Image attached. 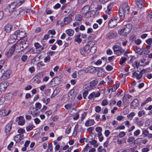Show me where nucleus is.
Instances as JSON below:
<instances>
[{
	"mask_svg": "<svg viewBox=\"0 0 152 152\" xmlns=\"http://www.w3.org/2000/svg\"><path fill=\"white\" fill-rule=\"evenodd\" d=\"M48 33L49 34H51L53 35L56 34V31L52 29L49 30Z\"/></svg>",
	"mask_w": 152,
	"mask_h": 152,
	"instance_id": "774afa93",
	"label": "nucleus"
},
{
	"mask_svg": "<svg viewBox=\"0 0 152 152\" xmlns=\"http://www.w3.org/2000/svg\"><path fill=\"white\" fill-rule=\"evenodd\" d=\"M42 76V74L41 73H38L33 78L34 80H37L39 79V78Z\"/></svg>",
	"mask_w": 152,
	"mask_h": 152,
	"instance_id": "37998d69",
	"label": "nucleus"
},
{
	"mask_svg": "<svg viewBox=\"0 0 152 152\" xmlns=\"http://www.w3.org/2000/svg\"><path fill=\"white\" fill-rule=\"evenodd\" d=\"M144 122L142 120H138L137 124L139 126H142Z\"/></svg>",
	"mask_w": 152,
	"mask_h": 152,
	"instance_id": "338daca9",
	"label": "nucleus"
},
{
	"mask_svg": "<svg viewBox=\"0 0 152 152\" xmlns=\"http://www.w3.org/2000/svg\"><path fill=\"white\" fill-rule=\"evenodd\" d=\"M52 83L54 84V85H58L60 83L59 79L58 77L54 78L52 80Z\"/></svg>",
	"mask_w": 152,
	"mask_h": 152,
	"instance_id": "2f4dec72",
	"label": "nucleus"
},
{
	"mask_svg": "<svg viewBox=\"0 0 152 152\" xmlns=\"http://www.w3.org/2000/svg\"><path fill=\"white\" fill-rule=\"evenodd\" d=\"M16 34H17L18 37L19 39V40L25 37L26 36V32L22 30H17L16 31Z\"/></svg>",
	"mask_w": 152,
	"mask_h": 152,
	"instance_id": "1a4fd4ad",
	"label": "nucleus"
},
{
	"mask_svg": "<svg viewBox=\"0 0 152 152\" xmlns=\"http://www.w3.org/2000/svg\"><path fill=\"white\" fill-rule=\"evenodd\" d=\"M8 84L6 82H3L0 84V92L3 91L8 86Z\"/></svg>",
	"mask_w": 152,
	"mask_h": 152,
	"instance_id": "aec40b11",
	"label": "nucleus"
},
{
	"mask_svg": "<svg viewBox=\"0 0 152 152\" xmlns=\"http://www.w3.org/2000/svg\"><path fill=\"white\" fill-rule=\"evenodd\" d=\"M34 46L39 53L42 50L44 49L43 47L38 42L34 43Z\"/></svg>",
	"mask_w": 152,
	"mask_h": 152,
	"instance_id": "6ab92c4d",
	"label": "nucleus"
},
{
	"mask_svg": "<svg viewBox=\"0 0 152 152\" xmlns=\"http://www.w3.org/2000/svg\"><path fill=\"white\" fill-rule=\"evenodd\" d=\"M53 147L52 143H50L48 145V148L47 149L46 152H53Z\"/></svg>",
	"mask_w": 152,
	"mask_h": 152,
	"instance_id": "ea45409f",
	"label": "nucleus"
},
{
	"mask_svg": "<svg viewBox=\"0 0 152 152\" xmlns=\"http://www.w3.org/2000/svg\"><path fill=\"white\" fill-rule=\"evenodd\" d=\"M28 52L30 53H31L32 54H34L35 53H39L37 51V50H36V48H32L30 49L29 50Z\"/></svg>",
	"mask_w": 152,
	"mask_h": 152,
	"instance_id": "c03bdc74",
	"label": "nucleus"
},
{
	"mask_svg": "<svg viewBox=\"0 0 152 152\" xmlns=\"http://www.w3.org/2000/svg\"><path fill=\"white\" fill-rule=\"evenodd\" d=\"M151 98L150 97H148L145 100V101L143 102L141 106H142L146 104V103H148V102L151 101Z\"/></svg>",
	"mask_w": 152,
	"mask_h": 152,
	"instance_id": "4d7b16f0",
	"label": "nucleus"
},
{
	"mask_svg": "<svg viewBox=\"0 0 152 152\" xmlns=\"http://www.w3.org/2000/svg\"><path fill=\"white\" fill-rule=\"evenodd\" d=\"M25 12L26 13H28L29 14H30L31 13L33 14L35 12L34 11L31 10L30 9H27L26 10Z\"/></svg>",
	"mask_w": 152,
	"mask_h": 152,
	"instance_id": "bf43d9fd",
	"label": "nucleus"
},
{
	"mask_svg": "<svg viewBox=\"0 0 152 152\" xmlns=\"http://www.w3.org/2000/svg\"><path fill=\"white\" fill-rule=\"evenodd\" d=\"M35 127V126L33 125L30 124H29L26 127V130L27 131H29L32 130Z\"/></svg>",
	"mask_w": 152,
	"mask_h": 152,
	"instance_id": "e433bc0d",
	"label": "nucleus"
},
{
	"mask_svg": "<svg viewBox=\"0 0 152 152\" xmlns=\"http://www.w3.org/2000/svg\"><path fill=\"white\" fill-rule=\"evenodd\" d=\"M16 45H17L18 46H19L20 47V50L22 51L28 46V44L27 41H18Z\"/></svg>",
	"mask_w": 152,
	"mask_h": 152,
	"instance_id": "20e7f679",
	"label": "nucleus"
},
{
	"mask_svg": "<svg viewBox=\"0 0 152 152\" xmlns=\"http://www.w3.org/2000/svg\"><path fill=\"white\" fill-rule=\"evenodd\" d=\"M65 32L69 36H72L74 34V31L72 29H67Z\"/></svg>",
	"mask_w": 152,
	"mask_h": 152,
	"instance_id": "7c9ffc66",
	"label": "nucleus"
},
{
	"mask_svg": "<svg viewBox=\"0 0 152 152\" xmlns=\"http://www.w3.org/2000/svg\"><path fill=\"white\" fill-rule=\"evenodd\" d=\"M132 96L129 94H126L124 95L123 97V100L124 102H125L127 99L131 98Z\"/></svg>",
	"mask_w": 152,
	"mask_h": 152,
	"instance_id": "79ce46f5",
	"label": "nucleus"
},
{
	"mask_svg": "<svg viewBox=\"0 0 152 152\" xmlns=\"http://www.w3.org/2000/svg\"><path fill=\"white\" fill-rule=\"evenodd\" d=\"M18 132L19 134H23L25 132V131L23 129L20 128L18 130Z\"/></svg>",
	"mask_w": 152,
	"mask_h": 152,
	"instance_id": "5fc2aeb1",
	"label": "nucleus"
},
{
	"mask_svg": "<svg viewBox=\"0 0 152 152\" xmlns=\"http://www.w3.org/2000/svg\"><path fill=\"white\" fill-rule=\"evenodd\" d=\"M6 110H2L0 111V117L6 116Z\"/></svg>",
	"mask_w": 152,
	"mask_h": 152,
	"instance_id": "603ef678",
	"label": "nucleus"
},
{
	"mask_svg": "<svg viewBox=\"0 0 152 152\" xmlns=\"http://www.w3.org/2000/svg\"><path fill=\"white\" fill-rule=\"evenodd\" d=\"M101 94L100 92L99 91L93 92L90 94L88 97L89 99H91L94 98L99 97Z\"/></svg>",
	"mask_w": 152,
	"mask_h": 152,
	"instance_id": "9d476101",
	"label": "nucleus"
},
{
	"mask_svg": "<svg viewBox=\"0 0 152 152\" xmlns=\"http://www.w3.org/2000/svg\"><path fill=\"white\" fill-rule=\"evenodd\" d=\"M113 7V4L111 3L110 4L107 5L106 12L108 14H110L111 13Z\"/></svg>",
	"mask_w": 152,
	"mask_h": 152,
	"instance_id": "c756f323",
	"label": "nucleus"
},
{
	"mask_svg": "<svg viewBox=\"0 0 152 152\" xmlns=\"http://www.w3.org/2000/svg\"><path fill=\"white\" fill-rule=\"evenodd\" d=\"M122 10L125 13L126 15L127 14L129 10V7L128 4L127 3L125 2L124 3L121 8Z\"/></svg>",
	"mask_w": 152,
	"mask_h": 152,
	"instance_id": "ddd939ff",
	"label": "nucleus"
},
{
	"mask_svg": "<svg viewBox=\"0 0 152 152\" xmlns=\"http://www.w3.org/2000/svg\"><path fill=\"white\" fill-rule=\"evenodd\" d=\"M89 7L88 6H85L82 9L81 12L83 15L86 17H88L90 16L89 12Z\"/></svg>",
	"mask_w": 152,
	"mask_h": 152,
	"instance_id": "0eeeda50",
	"label": "nucleus"
},
{
	"mask_svg": "<svg viewBox=\"0 0 152 152\" xmlns=\"http://www.w3.org/2000/svg\"><path fill=\"white\" fill-rule=\"evenodd\" d=\"M81 35L80 34H78L75 36L74 41L76 42H77L78 44H80L82 41V39L80 38Z\"/></svg>",
	"mask_w": 152,
	"mask_h": 152,
	"instance_id": "b1692460",
	"label": "nucleus"
},
{
	"mask_svg": "<svg viewBox=\"0 0 152 152\" xmlns=\"http://www.w3.org/2000/svg\"><path fill=\"white\" fill-rule=\"evenodd\" d=\"M135 115V114L134 112H131L129 114L127 115V117L130 120H132L133 117Z\"/></svg>",
	"mask_w": 152,
	"mask_h": 152,
	"instance_id": "de8ad7c7",
	"label": "nucleus"
},
{
	"mask_svg": "<svg viewBox=\"0 0 152 152\" xmlns=\"http://www.w3.org/2000/svg\"><path fill=\"white\" fill-rule=\"evenodd\" d=\"M21 10H16L14 11L12 13V17H16L20 13Z\"/></svg>",
	"mask_w": 152,
	"mask_h": 152,
	"instance_id": "72a5a7b5",
	"label": "nucleus"
},
{
	"mask_svg": "<svg viewBox=\"0 0 152 152\" xmlns=\"http://www.w3.org/2000/svg\"><path fill=\"white\" fill-rule=\"evenodd\" d=\"M116 103V101L114 99H112L110 101L109 104L110 106H111L115 104Z\"/></svg>",
	"mask_w": 152,
	"mask_h": 152,
	"instance_id": "09e8293b",
	"label": "nucleus"
},
{
	"mask_svg": "<svg viewBox=\"0 0 152 152\" xmlns=\"http://www.w3.org/2000/svg\"><path fill=\"white\" fill-rule=\"evenodd\" d=\"M114 53L118 56H121L125 51V49L121 46L115 45L113 47Z\"/></svg>",
	"mask_w": 152,
	"mask_h": 152,
	"instance_id": "f257e3e1",
	"label": "nucleus"
},
{
	"mask_svg": "<svg viewBox=\"0 0 152 152\" xmlns=\"http://www.w3.org/2000/svg\"><path fill=\"white\" fill-rule=\"evenodd\" d=\"M145 112L143 110L140 111L138 113V116L140 117H141L145 114Z\"/></svg>",
	"mask_w": 152,
	"mask_h": 152,
	"instance_id": "0e129e2a",
	"label": "nucleus"
},
{
	"mask_svg": "<svg viewBox=\"0 0 152 152\" xmlns=\"http://www.w3.org/2000/svg\"><path fill=\"white\" fill-rule=\"evenodd\" d=\"M72 14H70L67 16L64 17L63 19L64 22L61 23L60 25L61 26H63L70 23L72 20Z\"/></svg>",
	"mask_w": 152,
	"mask_h": 152,
	"instance_id": "39448f33",
	"label": "nucleus"
},
{
	"mask_svg": "<svg viewBox=\"0 0 152 152\" xmlns=\"http://www.w3.org/2000/svg\"><path fill=\"white\" fill-rule=\"evenodd\" d=\"M75 18L76 20L80 21L82 20L83 17L80 14H77L75 16Z\"/></svg>",
	"mask_w": 152,
	"mask_h": 152,
	"instance_id": "a18cd8bd",
	"label": "nucleus"
},
{
	"mask_svg": "<svg viewBox=\"0 0 152 152\" xmlns=\"http://www.w3.org/2000/svg\"><path fill=\"white\" fill-rule=\"evenodd\" d=\"M35 108L38 110L41 108L42 107V105L41 103L39 102L35 104Z\"/></svg>",
	"mask_w": 152,
	"mask_h": 152,
	"instance_id": "3c124183",
	"label": "nucleus"
},
{
	"mask_svg": "<svg viewBox=\"0 0 152 152\" xmlns=\"http://www.w3.org/2000/svg\"><path fill=\"white\" fill-rule=\"evenodd\" d=\"M12 26L9 24H7L4 27L5 31L7 33H9L10 32L12 29Z\"/></svg>",
	"mask_w": 152,
	"mask_h": 152,
	"instance_id": "c85d7f7f",
	"label": "nucleus"
},
{
	"mask_svg": "<svg viewBox=\"0 0 152 152\" xmlns=\"http://www.w3.org/2000/svg\"><path fill=\"white\" fill-rule=\"evenodd\" d=\"M97 151L98 152H106L105 149L103 148V147L102 146L99 147L98 148Z\"/></svg>",
	"mask_w": 152,
	"mask_h": 152,
	"instance_id": "864d4df0",
	"label": "nucleus"
},
{
	"mask_svg": "<svg viewBox=\"0 0 152 152\" xmlns=\"http://www.w3.org/2000/svg\"><path fill=\"white\" fill-rule=\"evenodd\" d=\"M96 69L93 66H88L86 69H84L85 72L93 73L96 72Z\"/></svg>",
	"mask_w": 152,
	"mask_h": 152,
	"instance_id": "dca6fc26",
	"label": "nucleus"
},
{
	"mask_svg": "<svg viewBox=\"0 0 152 152\" xmlns=\"http://www.w3.org/2000/svg\"><path fill=\"white\" fill-rule=\"evenodd\" d=\"M134 51L136 53L138 54H141L142 53V51L141 49L138 47H136V48L134 49Z\"/></svg>",
	"mask_w": 152,
	"mask_h": 152,
	"instance_id": "49530a36",
	"label": "nucleus"
},
{
	"mask_svg": "<svg viewBox=\"0 0 152 152\" xmlns=\"http://www.w3.org/2000/svg\"><path fill=\"white\" fill-rule=\"evenodd\" d=\"M41 100L46 104H47L50 101V99L49 98H46L45 97L42 98Z\"/></svg>",
	"mask_w": 152,
	"mask_h": 152,
	"instance_id": "c9c22d12",
	"label": "nucleus"
},
{
	"mask_svg": "<svg viewBox=\"0 0 152 152\" xmlns=\"http://www.w3.org/2000/svg\"><path fill=\"white\" fill-rule=\"evenodd\" d=\"M24 135L22 134H18L14 137L15 141L16 142H20L21 140L23 139Z\"/></svg>",
	"mask_w": 152,
	"mask_h": 152,
	"instance_id": "a211bd4d",
	"label": "nucleus"
},
{
	"mask_svg": "<svg viewBox=\"0 0 152 152\" xmlns=\"http://www.w3.org/2000/svg\"><path fill=\"white\" fill-rule=\"evenodd\" d=\"M11 74V72L10 70H7L3 73L1 77L4 80H7L8 78L10 75Z\"/></svg>",
	"mask_w": 152,
	"mask_h": 152,
	"instance_id": "f8f14e48",
	"label": "nucleus"
},
{
	"mask_svg": "<svg viewBox=\"0 0 152 152\" xmlns=\"http://www.w3.org/2000/svg\"><path fill=\"white\" fill-rule=\"evenodd\" d=\"M126 133L125 132H121L119 134L117 137L119 138H122L124 137Z\"/></svg>",
	"mask_w": 152,
	"mask_h": 152,
	"instance_id": "6e6d98bb",
	"label": "nucleus"
},
{
	"mask_svg": "<svg viewBox=\"0 0 152 152\" xmlns=\"http://www.w3.org/2000/svg\"><path fill=\"white\" fill-rule=\"evenodd\" d=\"M72 9L71 7L69 5H66L65 10L64 12V14L65 15L69 13Z\"/></svg>",
	"mask_w": 152,
	"mask_h": 152,
	"instance_id": "393cba45",
	"label": "nucleus"
},
{
	"mask_svg": "<svg viewBox=\"0 0 152 152\" xmlns=\"http://www.w3.org/2000/svg\"><path fill=\"white\" fill-rule=\"evenodd\" d=\"M132 77L134 78L136 77L137 79H140L142 77V75L141 72H140L139 74L136 72H134L133 73Z\"/></svg>",
	"mask_w": 152,
	"mask_h": 152,
	"instance_id": "bb28decb",
	"label": "nucleus"
},
{
	"mask_svg": "<svg viewBox=\"0 0 152 152\" xmlns=\"http://www.w3.org/2000/svg\"><path fill=\"white\" fill-rule=\"evenodd\" d=\"M117 24V19L115 18L114 19L110 20L108 23V26L110 28H113Z\"/></svg>",
	"mask_w": 152,
	"mask_h": 152,
	"instance_id": "9b49d317",
	"label": "nucleus"
},
{
	"mask_svg": "<svg viewBox=\"0 0 152 152\" xmlns=\"http://www.w3.org/2000/svg\"><path fill=\"white\" fill-rule=\"evenodd\" d=\"M90 144L93 145L95 148H97L99 145L98 143H97V141L95 140H92L90 141Z\"/></svg>",
	"mask_w": 152,
	"mask_h": 152,
	"instance_id": "473e14b6",
	"label": "nucleus"
},
{
	"mask_svg": "<svg viewBox=\"0 0 152 152\" xmlns=\"http://www.w3.org/2000/svg\"><path fill=\"white\" fill-rule=\"evenodd\" d=\"M139 104V101L137 99H135L131 102L130 105L132 108H135Z\"/></svg>",
	"mask_w": 152,
	"mask_h": 152,
	"instance_id": "5701e85b",
	"label": "nucleus"
},
{
	"mask_svg": "<svg viewBox=\"0 0 152 152\" xmlns=\"http://www.w3.org/2000/svg\"><path fill=\"white\" fill-rule=\"evenodd\" d=\"M140 133V131L139 129H137L134 133V134L135 136H137L139 135Z\"/></svg>",
	"mask_w": 152,
	"mask_h": 152,
	"instance_id": "69168bd1",
	"label": "nucleus"
},
{
	"mask_svg": "<svg viewBox=\"0 0 152 152\" xmlns=\"http://www.w3.org/2000/svg\"><path fill=\"white\" fill-rule=\"evenodd\" d=\"M127 58L124 57H122L120 59L119 63L121 65H122L126 61Z\"/></svg>",
	"mask_w": 152,
	"mask_h": 152,
	"instance_id": "a19ab883",
	"label": "nucleus"
},
{
	"mask_svg": "<svg viewBox=\"0 0 152 152\" xmlns=\"http://www.w3.org/2000/svg\"><path fill=\"white\" fill-rule=\"evenodd\" d=\"M19 121L18 124L20 125H23L25 123V119L22 116H20L18 118Z\"/></svg>",
	"mask_w": 152,
	"mask_h": 152,
	"instance_id": "cd10ccee",
	"label": "nucleus"
},
{
	"mask_svg": "<svg viewBox=\"0 0 152 152\" xmlns=\"http://www.w3.org/2000/svg\"><path fill=\"white\" fill-rule=\"evenodd\" d=\"M17 46L18 45L16 44H14L11 48L9 51L6 53V56L7 57H10L12 55Z\"/></svg>",
	"mask_w": 152,
	"mask_h": 152,
	"instance_id": "4468645a",
	"label": "nucleus"
},
{
	"mask_svg": "<svg viewBox=\"0 0 152 152\" xmlns=\"http://www.w3.org/2000/svg\"><path fill=\"white\" fill-rule=\"evenodd\" d=\"M95 123V121L94 119H89L87 120L85 124L86 126H89L93 125Z\"/></svg>",
	"mask_w": 152,
	"mask_h": 152,
	"instance_id": "412c9836",
	"label": "nucleus"
},
{
	"mask_svg": "<svg viewBox=\"0 0 152 152\" xmlns=\"http://www.w3.org/2000/svg\"><path fill=\"white\" fill-rule=\"evenodd\" d=\"M125 15H126L125 13L124 12L123 10L120 9L119 11V15L122 18H123L124 17Z\"/></svg>",
	"mask_w": 152,
	"mask_h": 152,
	"instance_id": "4c0bfd02",
	"label": "nucleus"
},
{
	"mask_svg": "<svg viewBox=\"0 0 152 152\" xmlns=\"http://www.w3.org/2000/svg\"><path fill=\"white\" fill-rule=\"evenodd\" d=\"M88 43H90V45L89 47V52H90L92 53H94L96 51V47L94 46L92 42H88Z\"/></svg>",
	"mask_w": 152,
	"mask_h": 152,
	"instance_id": "f3484780",
	"label": "nucleus"
},
{
	"mask_svg": "<svg viewBox=\"0 0 152 152\" xmlns=\"http://www.w3.org/2000/svg\"><path fill=\"white\" fill-rule=\"evenodd\" d=\"M119 85L118 84L114 85L111 88L109 89V91H110V90L112 91H115L118 88Z\"/></svg>",
	"mask_w": 152,
	"mask_h": 152,
	"instance_id": "58836bf2",
	"label": "nucleus"
},
{
	"mask_svg": "<svg viewBox=\"0 0 152 152\" xmlns=\"http://www.w3.org/2000/svg\"><path fill=\"white\" fill-rule=\"evenodd\" d=\"M18 36L16 34V32L14 34H12L10 36V38L9 39V41H11V39L12 40V41H11V43H12L15 41V40L17 39Z\"/></svg>",
	"mask_w": 152,
	"mask_h": 152,
	"instance_id": "a878e982",
	"label": "nucleus"
},
{
	"mask_svg": "<svg viewBox=\"0 0 152 152\" xmlns=\"http://www.w3.org/2000/svg\"><path fill=\"white\" fill-rule=\"evenodd\" d=\"M72 106V104H66L64 106L65 108L66 109H70Z\"/></svg>",
	"mask_w": 152,
	"mask_h": 152,
	"instance_id": "052dcab7",
	"label": "nucleus"
},
{
	"mask_svg": "<svg viewBox=\"0 0 152 152\" xmlns=\"http://www.w3.org/2000/svg\"><path fill=\"white\" fill-rule=\"evenodd\" d=\"M97 135L99 141L101 142H102L104 139V137L102 135V133L98 134Z\"/></svg>",
	"mask_w": 152,
	"mask_h": 152,
	"instance_id": "8fccbe9b",
	"label": "nucleus"
},
{
	"mask_svg": "<svg viewBox=\"0 0 152 152\" xmlns=\"http://www.w3.org/2000/svg\"><path fill=\"white\" fill-rule=\"evenodd\" d=\"M38 110L35 108H32L31 109L29 112L30 114L32 115L34 117L37 116L39 115V113Z\"/></svg>",
	"mask_w": 152,
	"mask_h": 152,
	"instance_id": "2eb2a0df",
	"label": "nucleus"
},
{
	"mask_svg": "<svg viewBox=\"0 0 152 152\" xmlns=\"http://www.w3.org/2000/svg\"><path fill=\"white\" fill-rule=\"evenodd\" d=\"M136 4L138 7L140 8H142L143 6V2L142 1H136Z\"/></svg>",
	"mask_w": 152,
	"mask_h": 152,
	"instance_id": "f704fd0d",
	"label": "nucleus"
},
{
	"mask_svg": "<svg viewBox=\"0 0 152 152\" xmlns=\"http://www.w3.org/2000/svg\"><path fill=\"white\" fill-rule=\"evenodd\" d=\"M17 2L14 1L9 4L7 7L6 10L10 13H12L16 8Z\"/></svg>",
	"mask_w": 152,
	"mask_h": 152,
	"instance_id": "423d86ee",
	"label": "nucleus"
},
{
	"mask_svg": "<svg viewBox=\"0 0 152 152\" xmlns=\"http://www.w3.org/2000/svg\"><path fill=\"white\" fill-rule=\"evenodd\" d=\"M12 123L13 121H11L7 124L5 126V132L7 135H9L10 134V130L12 129Z\"/></svg>",
	"mask_w": 152,
	"mask_h": 152,
	"instance_id": "6e6552de",
	"label": "nucleus"
},
{
	"mask_svg": "<svg viewBox=\"0 0 152 152\" xmlns=\"http://www.w3.org/2000/svg\"><path fill=\"white\" fill-rule=\"evenodd\" d=\"M98 83V81L94 80L89 83H87L84 86V88L87 90H90L94 89L96 88V86Z\"/></svg>",
	"mask_w": 152,
	"mask_h": 152,
	"instance_id": "7ed1b4c3",
	"label": "nucleus"
},
{
	"mask_svg": "<svg viewBox=\"0 0 152 152\" xmlns=\"http://www.w3.org/2000/svg\"><path fill=\"white\" fill-rule=\"evenodd\" d=\"M131 26L129 24H127L126 25V27L124 28H123L124 32V35H126L129 34L131 31Z\"/></svg>",
	"mask_w": 152,
	"mask_h": 152,
	"instance_id": "4be33fe9",
	"label": "nucleus"
},
{
	"mask_svg": "<svg viewBox=\"0 0 152 152\" xmlns=\"http://www.w3.org/2000/svg\"><path fill=\"white\" fill-rule=\"evenodd\" d=\"M96 132L98 133V134L102 133L101 132H102V128L101 127H98L96 128Z\"/></svg>",
	"mask_w": 152,
	"mask_h": 152,
	"instance_id": "680f3d73",
	"label": "nucleus"
},
{
	"mask_svg": "<svg viewBox=\"0 0 152 152\" xmlns=\"http://www.w3.org/2000/svg\"><path fill=\"white\" fill-rule=\"evenodd\" d=\"M37 66L39 67V68L45 66V64L42 61L36 64Z\"/></svg>",
	"mask_w": 152,
	"mask_h": 152,
	"instance_id": "13d9d810",
	"label": "nucleus"
},
{
	"mask_svg": "<svg viewBox=\"0 0 152 152\" xmlns=\"http://www.w3.org/2000/svg\"><path fill=\"white\" fill-rule=\"evenodd\" d=\"M26 0H17V4L20 5L24 2Z\"/></svg>",
	"mask_w": 152,
	"mask_h": 152,
	"instance_id": "e2e57ef3",
	"label": "nucleus"
},
{
	"mask_svg": "<svg viewBox=\"0 0 152 152\" xmlns=\"http://www.w3.org/2000/svg\"><path fill=\"white\" fill-rule=\"evenodd\" d=\"M90 45V43H87L84 47L81 48L80 49V54L84 56H86L88 55L89 52V47Z\"/></svg>",
	"mask_w": 152,
	"mask_h": 152,
	"instance_id": "f03ea898",
	"label": "nucleus"
}]
</instances>
